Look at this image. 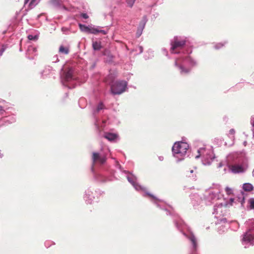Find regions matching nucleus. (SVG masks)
Segmentation results:
<instances>
[{
  "label": "nucleus",
  "mask_w": 254,
  "mask_h": 254,
  "mask_svg": "<svg viewBox=\"0 0 254 254\" xmlns=\"http://www.w3.org/2000/svg\"><path fill=\"white\" fill-rule=\"evenodd\" d=\"M124 172L127 174V181L132 185L135 190L138 191L144 192V194H143V196L148 195L151 198V201L156 205L158 207L165 210L166 211L167 215H172L174 216V222L176 228L178 230L182 232L183 235L185 236L190 242L191 247L190 254H197L198 244L197 238L192 233L186 234L184 232L186 225L180 217L174 213L173 208L170 205L166 204L163 200L158 199L154 195L147 191L144 187L141 186L137 182V178L135 176L126 171H124Z\"/></svg>",
  "instance_id": "f257e3e1"
},
{
  "label": "nucleus",
  "mask_w": 254,
  "mask_h": 254,
  "mask_svg": "<svg viewBox=\"0 0 254 254\" xmlns=\"http://www.w3.org/2000/svg\"><path fill=\"white\" fill-rule=\"evenodd\" d=\"M110 153V150L107 147H102L99 151L93 152L92 153L91 172L94 179L100 182H106L110 181L109 178L105 177L100 173L96 172V167L104 165Z\"/></svg>",
  "instance_id": "f03ea898"
},
{
  "label": "nucleus",
  "mask_w": 254,
  "mask_h": 254,
  "mask_svg": "<svg viewBox=\"0 0 254 254\" xmlns=\"http://www.w3.org/2000/svg\"><path fill=\"white\" fill-rule=\"evenodd\" d=\"M191 51L186 53L175 58V66L177 68L181 75H186L189 73L192 68L197 64L196 60L188 54Z\"/></svg>",
  "instance_id": "7ed1b4c3"
},
{
  "label": "nucleus",
  "mask_w": 254,
  "mask_h": 254,
  "mask_svg": "<svg viewBox=\"0 0 254 254\" xmlns=\"http://www.w3.org/2000/svg\"><path fill=\"white\" fill-rule=\"evenodd\" d=\"M234 202V199L232 198H231L228 202L223 199L214 205L213 214L214 217L218 220L217 223H224L226 221V219L223 216L227 213V208L233 205Z\"/></svg>",
  "instance_id": "20e7f679"
},
{
  "label": "nucleus",
  "mask_w": 254,
  "mask_h": 254,
  "mask_svg": "<svg viewBox=\"0 0 254 254\" xmlns=\"http://www.w3.org/2000/svg\"><path fill=\"white\" fill-rule=\"evenodd\" d=\"M223 199L220 186L218 185L214 188L206 190L203 194V202L206 205H211L217 201H221Z\"/></svg>",
  "instance_id": "39448f33"
},
{
  "label": "nucleus",
  "mask_w": 254,
  "mask_h": 254,
  "mask_svg": "<svg viewBox=\"0 0 254 254\" xmlns=\"http://www.w3.org/2000/svg\"><path fill=\"white\" fill-rule=\"evenodd\" d=\"M189 149L188 143L183 141H177L172 146V151L173 157L177 162L183 160L187 156V152Z\"/></svg>",
  "instance_id": "423d86ee"
},
{
  "label": "nucleus",
  "mask_w": 254,
  "mask_h": 254,
  "mask_svg": "<svg viewBox=\"0 0 254 254\" xmlns=\"http://www.w3.org/2000/svg\"><path fill=\"white\" fill-rule=\"evenodd\" d=\"M249 227L241 238V243L245 248H248L254 245V219L247 222Z\"/></svg>",
  "instance_id": "0eeeda50"
},
{
  "label": "nucleus",
  "mask_w": 254,
  "mask_h": 254,
  "mask_svg": "<svg viewBox=\"0 0 254 254\" xmlns=\"http://www.w3.org/2000/svg\"><path fill=\"white\" fill-rule=\"evenodd\" d=\"M186 43V38L185 37L176 36L171 41L170 52L171 54H179L180 56L186 53L184 46Z\"/></svg>",
  "instance_id": "6e6552de"
},
{
  "label": "nucleus",
  "mask_w": 254,
  "mask_h": 254,
  "mask_svg": "<svg viewBox=\"0 0 254 254\" xmlns=\"http://www.w3.org/2000/svg\"><path fill=\"white\" fill-rule=\"evenodd\" d=\"M198 155L195 156L197 159L201 157L202 163L204 165H209L215 158V156L211 148L206 147L200 148L197 150Z\"/></svg>",
  "instance_id": "1a4fd4ad"
},
{
  "label": "nucleus",
  "mask_w": 254,
  "mask_h": 254,
  "mask_svg": "<svg viewBox=\"0 0 254 254\" xmlns=\"http://www.w3.org/2000/svg\"><path fill=\"white\" fill-rule=\"evenodd\" d=\"M61 81L64 86L68 88H73L76 86L77 78L73 75V70L71 68L64 71L62 76Z\"/></svg>",
  "instance_id": "9d476101"
},
{
  "label": "nucleus",
  "mask_w": 254,
  "mask_h": 254,
  "mask_svg": "<svg viewBox=\"0 0 254 254\" xmlns=\"http://www.w3.org/2000/svg\"><path fill=\"white\" fill-rule=\"evenodd\" d=\"M127 83L125 80L117 81L111 85V91L113 95H120L127 88Z\"/></svg>",
  "instance_id": "9b49d317"
},
{
  "label": "nucleus",
  "mask_w": 254,
  "mask_h": 254,
  "mask_svg": "<svg viewBox=\"0 0 254 254\" xmlns=\"http://www.w3.org/2000/svg\"><path fill=\"white\" fill-rule=\"evenodd\" d=\"M190 198L191 203L194 208L199 206L203 202V198H202L201 196L196 193H191L190 195Z\"/></svg>",
  "instance_id": "f8f14e48"
},
{
  "label": "nucleus",
  "mask_w": 254,
  "mask_h": 254,
  "mask_svg": "<svg viewBox=\"0 0 254 254\" xmlns=\"http://www.w3.org/2000/svg\"><path fill=\"white\" fill-rule=\"evenodd\" d=\"M93 190L92 188H89L85 190L84 195V199L87 203H92L95 198Z\"/></svg>",
  "instance_id": "ddd939ff"
},
{
  "label": "nucleus",
  "mask_w": 254,
  "mask_h": 254,
  "mask_svg": "<svg viewBox=\"0 0 254 254\" xmlns=\"http://www.w3.org/2000/svg\"><path fill=\"white\" fill-rule=\"evenodd\" d=\"M147 21V18L146 16H144L141 21L140 22L137 27V29L136 33V37L138 38L141 35Z\"/></svg>",
  "instance_id": "4468645a"
},
{
  "label": "nucleus",
  "mask_w": 254,
  "mask_h": 254,
  "mask_svg": "<svg viewBox=\"0 0 254 254\" xmlns=\"http://www.w3.org/2000/svg\"><path fill=\"white\" fill-rule=\"evenodd\" d=\"M78 25L81 31L86 32L87 33L96 34V32L97 31L95 30V26H86L80 23H79Z\"/></svg>",
  "instance_id": "2eb2a0df"
},
{
  "label": "nucleus",
  "mask_w": 254,
  "mask_h": 254,
  "mask_svg": "<svg viewBox=\"0 0 254 254\" xmlns=\"http://www.w3.org/2000/svg\"><path fill=\"white\" fill-rule=\"evenodd\" d=\"M103 136L108 140L113 142H116L120 139L117 133L110 132H105Z\"/></svg>",
  "instance_id": "dca6fc26"
},
{
  "label": "nucleus",
  "mask_w": 254,
  "mask_h": 254,
  "mask_svg": "<svg viewBox=\"0 0 254 254\" xmlns=\"http://www.w3.org/2000/svg\"><path fill=\"white\" fill-rule=\"evenodd\" d=\"M53 71V69L52 67L48 66L45 67L44 70L41 71V75L43 78L47 77L49 74H51Z\"/></svg>",
  "instance_id": "f3484780"
},
{
  "label": "nucleus",
  "mask_w": 254,
  "mask_h": 254,
  "mask_svg": "<svg viewBox=\"0 0 254 254\" xmlns=\"http://www.w3.org/2000/svg\"><path fill=\"white\" fill-rule=\"evenodd\" d=\"M231 171L234 173H240L244 172L245 169L242 165H236L232 166Z\"/></svg>",
  "instance_id": "a211bd4d"
},
{
  "label": "nucleus",
  "mask_w": 254,
  "mask_h": 254,
  "mask_svg": "<svg viewBox=\"0 0 254 254\" xmlns=\"http://www.w3.org/2000/svg\"><path fill=\"white\" fill-rule=\"evenodd\" d=\"M105 109V105H104L103 102H100V103H99L96 108L93 110V114L94 116H95L97 114L100 113L101 111Z\"/></svg>",
  "instance_id": "6ab92c4d"
},
{
  "label": "nucleus",
  "mask_w": 254,
  "mask_h": 254,
  "mask_svg": "<svg viewBox=\"0 0 254 254\" xmlns=\"http://www.w3.org/2000/svg\"><path fill=\"white\" fill-rule=\"evenodd\" d=\"M116 77V73L115 72H110V73L108 74L107 77H106V82L111 84V83H113V81Z\"/></svg>",
  "instance_id": "aec40b11"
},
{
  "label": "nucleus",
  "mask_w": 254,
  "mask_h": 254,
  "mask_svg": "<svg viewBox=\"0 0 254 254\" xmlns=\"http://www.w3.org/2000/svg\"><path fill=\"white\" fill-rule=\"evenodd\" d=\"M61 0H51L49 2L54 7L63 9V5L60 3Z\"/></svg>",
  "instance_id": "412c9836"
},
{
  "label": "nucleus",
  "mask_w": 254,
  "mask_h": 254,
  "mask_svg": "<svg viewBox=\"0 0 254 254\" xmlns=\"http://www.w3.org/2000/svg\"><path fill=\"white\" fill-rule=\"evenodd\" d=\"M37 49L32 46H29L27 50V55L35 56L36 55Z\"/></svg>",
  "instance_id": "4be33fe9"
},
{
  "label": "nucleus",
  "mask_w": 254,
  "mask_h": 254,
  "mask_svg": "<svg viewBox=\"0 0 254 254\" xmlns=\"http://www.w3.org/2000/svg\"><path fill=\"white\" fill-rule=\"evenodd\" d=\"M92 45L93 49L94 51H99L102 48L101 42L93 41Z\"/></svg>",
  "instance_id": "5701e85b"
},
{
  "label": "nucleus",
  "mask_w": 254,
  "mask_h": 254,
  "mask_svg": "<svg viewBox=\"0 0 254 254\" xmlns=\"http://www.w3.org/2000/svg\"><path fill=\"white\" fill-rule=\"evenodd\" d=\"M243 189L245 191H250L254 189L253 186L250 183H245L243 184Z\"/></svg>",
  "instance_id": "b1692460"
},
{
  "label": "nucleus",
  "mask_w": 254,
  "mask_h": 254,
  "mask_svg": "<svg viewBox=\"0 0 254 254\" xmlns=\"http://www.w3.org/2000/svg\"><path fill=\"white\" fill-rule=\"evenodd\" d=\"M59 53L64 55H67L69 53V49L62 45L59 48Z\"/></svg>",
  "instance_id": "393cba45"
},
{
  "label": "nucleus",
  "mask_w": 254,
  "mask_h": 254,
  "mask_svg": "<svg viewBox=\"0 0 254 254\" xmlns=\"http://www.w3.org/2000/svg\"><path fill=\"white\" fill-rule=\"evenodd\" d=\"M63 9L65 10L69 11L71 12H75L77 11V8L73 6H70L69 7L67 8L65 6H63Z\"/></svg>",
  "instance_id": "a878e982"
},
{
  "label": "nucleus",
  "mask_w": 254,
  "mask_h": 254,
  "mask_svg": "<svg viewBox=\"0 0 254 254\" xmlns=\"http://www.w3.org/2000/svg\"><path fill=\"white\" fill-rule=\"evenodd\" d=\"M249 207L250 209H254V198H250L248 200Z\"/></svg>",
  "instance_id": "bb28decb"
},
{
  "label": "nucleus",
  "mask_w": 254,
  "mask_h": 254,
  "mask_svg": "<svg viewBox=\"0 0 254 254\" xmlns=\"http://www.w3.org/2000/svg\"><path fill=\"white\" fill-rule=\"evenodd\" d=\"M40 0H31L29 3V7L30 8H34L40 1Z\"/></svg>",
  "instance_id": "cd10ccee"
},
{
  "label": "nucleus",
  "mask_w": 254,
  "mask_h": 254,
  "mask_svg": "<svg viewBox=\"0 0 254 254\" xmlns=\"http://www.w3.org/2000/svg\"><path fill=\"white\" fill-rule=\"evenodd\" d=\"M95 30L97 31L96 32V34L98 33H101L103 35H106L108 33V30H101L99 27H95Z\"/></svg>",
  "instance_id": "c85d7f7f"
},
{
  "label": "nucleus",
  "mask_w": 254,
  "mask_h": 254,
  "mask_svg": "<svg viewBox=\"0 0 254 254\" xmlns=\"http://www.w3.org/2000/svg\"><path fill=\"white\" fill-rule=\"evenodd\" d=\"M136 0H126L127 6L131 8L134 4Z\"/></svg>",
  "instance_id": "c756f323"
},
{
  "label": "nucleus",
  "mask_w": 254,
  "mask_h": 254,
  "mask_svg": "<svg viewBox=\"0 0 254 254\" xmlns=\"http://www.w3.org/2000/svg\"><path fill=\"white\" fill-rule=\"evenodd\" d=\"M225 44H226V42H224L223 43H217L214 45V48L216 50H218V49H220L221 48L223 47L225 45Z\"/></svg>",
  "instance_id": "7c9ffc66"
},
{
  "label": "nucleus",
  "mask_w": 254,
  "mask_h": 254,
  "mask_svg": "<svg viewBox=\"0 0 254 254\" xmlns=\"http://www.w3.org/2000/svg\"><path fill=\"white\" fill-rule=\"evenodd\" d=\"M38 36L37 35H29L28 36V39L29 40H37Z\"/></svg>",
  "instance_id": "2f4dec72"
},
{
  "label": "nucleus",
  "mask_w": 254,
  "mask_h": 254,
  "mask_svg": "<svg viewBox=\"0 0 254 254\" xmlns=\"http://www.w3.org/2000/svg\"><path fill=\"white\" fill-rule=\"evenodd\" d=\"M238 199L239 200V202H241V205H242L245 202V198L242 194H241V195L238 197Z\"/></svg>",
  "instance_id": "473e14b6"
},
{
  "label": "nucleus",
  "mask_w": 254,
  "mask_h": 254,
  "mask_svg": "<svg viewBox=\"0 0 254 254\" xmlns=\"http://www.w3.org/2000/svg\"><path fill=\"white\" fill-rule=\"evenodd\" d=\"M225 191L228 194H231L233 193V190L228 187L225 188Z\"/></svg>",
  "instance_id": "72a5a7b5"
},
{
  "label": "nucleus",
  "mask_w": 254,
  "mask_h": 254,
  "mask_svg": "<svg viewBox=\"0 0 254 254\" xmlns=\"http://www.w3.org/2000/svg\"><path fill=\"white\" fill-rule=\"evenodd\" d=\"M61 30L64 34H67L68 33L69 29L67 27H63Z\"/></svg>",
  "instance_id": "f704fd0d"
},
{
  "label": "nucleus",
  "mask_w": 254,
  "mask_h": 254,
  "mask_svg": "<svg viewBox=\"0 0 254 254\" xmlns=\"http://www.w3.org/2000/svg\"><path fill=\"white\" fill-rule=\"evenodd\" d=\"M52 61L53 63H55L58 62L59 60V58H58V55H55L52 58Z\"/></svg>",
  "instance_id": "c9c22d12"
},
{
  "label": "nucleus",
  "mask_w": 254,
  "mask_h": 254,
  "mask_svg": "<svg viewBox=\"0 0 254 254\" xmlns=\"http://www.w3.org/2000/svg\"><path fill=\"white\" fill-rule=\"evenodd\" d=\"M80 15L82 18L85 19L88 18L89 17L88 14L86 13H81Z\"/></svg>",
  "instance_id": "e433bc0d"
},
{
  "label": "nucleus",
  "mask_w": 254,
  "mask_h": 254,
  "mask_svg": "<svg viewBox=\"0 0 254 254\" xmlns=\"http://www.w3.org/2000/svg\"><path fill=\"white\" fill-rule=\"evenodd\" d=\"M162 52L163 54H164V55H165L166 56H168V52L166 48H162Z\"/></svg>",
  "instance_id": "4c0bfd02"
},
{
  "label": "nucleus",
  "mask_w": 254,
  "mask_h": 254,
  "mask_svg": "<svg viewBox=\"0 0 254 254\" xmlns=\"http://www.w3.org/2000/svg\"><path fill=\"white\" fill-rule=\"evenodd\" d=\"M5 112V109L4 108L1 106H0V115H3L4 113Z\"/></svg>",
  "instance_id": "58836bf2"
},
{
  "label": "nucleus",
  "mask_w": 254,
  "mask_h": 254,
  "mask_svg": "<svg viewBox=\"0 0 254 254\" xmlns=\"http://www.w3.org/2000/svg\"><path fill=\"white\" fill-rule=\"evenodd\" d=\"M5 121H8V123L11 124V123H13L15 122V118H14V117H12L11 118V120H10V121H9L8 120H5Z\"/></svg>",
  "instance_id": "ea45409f"
},
{
  "label": "nucleus",
  "mask_w": 254,
  "mask_h": 254,
  "mask_svg": "<svg viewBox=\"0 0 254 254\" xmlns=\"http://www.w3.org/2000/svg\"><path fill=\"white\" fill-rule=\"evenodd\" d=\"M5 51V48H2L0 50V56H1L3 53L4 52V51Z\"/></svg>",
  "instance_id": "a19ab883"
},
{
  "label": "nucleus",
  "mask_w": 254,
  "mask_h": 254,
  "mask_svg": "<svg viewBox=\"0 0 254 254\" xmlns=\"http://www.w3.org/2000/svg\"><path fill=\"white\" fill-rule=\"evenodd\" d=\"M235 132V131L234 129H231L230 130H229V133L230 134H234Z\"/></svg>",
  "instance_id": "79ce46f5"
},
{
  "label": "nucleus",
  "mask_w": 254,
  "mask_h": 254,
  "mask_svg": "<svg viewBox=\"0 0 254 254\" xmlns=\"http://www.w3.org/2000/svg\"><path fill=\"white\" fill-rule=\"evenodd\" d=\"M138 48L139 51V53H140H140H142V52H143V48H142V47H141V46H139V47H138Z\"/></svg>",
  "instance_id": "37998d69"
},
{
  "label": "nucleus",
  "mask_w": 254,
  "mask_h": 254,
  "mask_svg": "<svg viewBox=\"0 0 254 254\" xmlns=\"http://www.w3.org/2000/svg\"><path fill=\"white\" fill-rule=\"evenodd\" d=\"M193 170H190V171H188L187 175H188L189 177H191V176H190V175H189V174H188V173H190V174H192V173H193Z\"/></svg>",
  "instance_id": "c03bdc74"
},
{
  "label": "nucleus",
  "mask_w": 254,
  "mask_h": 254,
  "mask_svg": "<svg viewBox=\"0 0 254 254\" xmlns=\"http://www.w3.org/2000/svg\"><path fill=\"white\" fill-rule=\"evenodd\" d=\"M251 125H252V126H253V127L254 128V118H253L252 119V121H251Z\"/></svg>",
  "instance_id": "a18cd8bd"
},
{
  "label": "nucleus",
  "mask_w": 254,
  "mask_h": 254,
  "mask_svg": "<svg viewBox=\"0 0 254 254\" xmlns=\"http://www.w3.org/2000/svg\"><path fill=\"white\" fill-rule=\"evenodd\" d=\"M223 166V164L221 162H220V163H219L218 164V168H221V167H222Z\"/></svg>",
  "instance_id": "49530a36"
},
{
  "label": "nucleus",
  "mask_w": 254,
  "mask_h": 254,
  "mask_svg": "<svg viewBox=\"0 0 254 254\" xmlns=\"http://www.w3.org/2000/svg\"><path fill=\"white\" fill-rule=\"evenodd\" d=\"M95 126H96V127L97 128V129L99 130V125H98V124L97 123V122H96L95 123Z\"/></svg>",
  "instance_id": "de8ad7c7"
},
{
  "label": "nucleus",
  "mask_w": 254,
  "mask_h": 254,
  "mask_svg": "<svg viewBox=\"0 0 254 254\" xmlns=\"http://www.w3.org/2000/svg\"><path fill=\"white\" fill-rule=\"evenodd\" d=\"M158 159L160 161H163L164 159V157L163 156H159Z\"/></svg>",
  "instance_id": "09e8293b"
},
{
  "label": "nucleus",
  "mask_w": 254,
  "mask_h": 254,
  "mask_svg": "<svg viewBox=\"0 0 254 254\" xmlns=\"http://www.w3.org/2000/svg\"><path fill=\"white\" fill-rule=\"evenodd\" d=\"M118 167H119V168L121 170V165L118 163L117 164Z\"/></svg>",
  "instance_id": "8fccbe9b"
},
{
  "label": "nucleus",
  "mask_w": 254,
  "mask_h": 254,
  "mask_svg": "<svg viewBox=\"0 0 254 254\" xmlns=\"http://www.w3.org/2000/svg\"><path fill=\"white\" fill-rule=\"evenodd\" d=\"M29 0H24V4H26L29 2Z\"/></svg>",
  "instance_id": "3c124183"
},
{
  "label": "nucleus",
  "mask_w": 254,
  "mask_h": 254,
  "mask_svg": "<svg viewBox=\"0 0 254 254\" xmlns=\"http://www.w3.org/2000/svg\"><path fill=\"white\" fill-rule=\"evenodd\" d=\"M253 137H254V128L253 129Z\"/></svg>",
  "instance_id": "603ef678"
}]
</instances>
